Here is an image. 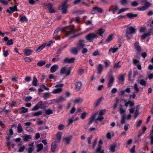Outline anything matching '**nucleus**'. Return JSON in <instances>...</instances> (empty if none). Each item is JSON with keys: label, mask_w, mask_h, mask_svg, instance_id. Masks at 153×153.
<instances>
[{"label": "nucleus", "mask_w": 153, "mask_h": 153, "mask_svg": "<svg viewBox=\"0 0 153 153\" xmlns=\"http://www.w3.org/2000/svg\"><path fill=\"white\" fill-rule=\"evenodd\" d=\"M135 33V28L130 27H127L126 30V36L128 40L130 39L132 37V34Z\"/></svg>", "instance_id": "1"}, {"label": "nucleus", "mask_w": 153, "mask_h": 153, "mask_svg": "<svg viewBox=\"0 0 153 153\" xmlns=\"http://www.w3.org/2000/svg\"><path fill=\"white\" fill-rule=\"evenodd\" d=\"M103 99V97H101L100 99H98L97 101L94 103V106L95 107H97L100 104Z\"/></svg>", "instance_id": "24"}, {"label": "nucleus", "mask_w": 153, "mask_h": 153, "mask_svg": "<svg viewBox=\"0 0 153 153\" xmlns=\"http://www.w3.org/2000/svg\"><path fill=\"white\" fill-rule=\"evenodd\" d=\"M65 128V126L64 125L62 124L59 125L58 127V129L59 130H63Z\"/></svg>", "instance_id": "54"}, {"label": "nucleus", "mask_w": 153, "mask_h": 153, "mask_svg": "<svg viewBox=\"0 0 153 153\" xmlns=\"http://www.w3.org/2000/svg\"><path fill=\"white\" fill-rule=\"evenodd\" d=\"M121 4L125 5L127 4L128 1L127 0H120Z\"/></svg>", "instance_id": "56"}, {"label": "nucleus", "mask_w": 153, "mask_h": 153, "mask_svg": "<svg viewBox=\"0 0 153 153\" xmlns=\"http://www.w3.org/2000/svg\"><path fill=\"white\" fill-rule=\"evenodd\" d=\"M113 39V35H110L105 40L106 43H108L111 41Z\"/></svg>", "instance_id": "44"}, {"label": "nucleus", "mask_w": 153, "mask_h": 153, "mask_svg": "<svg viewBox=\"0 0 153 153\" xmlns=\"http://www.w3.org/2000/svg\"><path fill=\"white\" fill-rule=\"evenodd\" d=\"M104 63L105 67L107 68L110 65V62L109 61L106 60L104 62Z\"/></svg>", "instance_id": "59"}, {"label": "nucleus", "mask_w": 153, "mask_h": 153, "mask_svg": "<svg viewBox=\"0 0 153 153\" xmlns=\"http://www.w3.org/2000/svg\"><path fill=\"white\" fill-rule=\"evenodd\" d=\"M82 86V83L81 82H76L75 83V89L77 91L80 90Z\"/></svg>", "instance_id": "17"}, {"label": "nucleus", "mask_w": 153, "mask_h": 153, "mask_svg": "<svg viewBox=\"0 0 153 153\" xmlns=\"http://www.w3.org/2000/svg\"><path fill=\"white\" fill-rule=\"evenodd\" d=\"M71 53L74 54H77L78 53L77 49L76 48H73L71 49Z\"/></svg>", "instance_id": "33"}, {"label": "nucleus", "mask_w": 153, "mask_h": 153, "mask_svg": "<svg viewBox=\"0 0 153 153\" xmlns=\"http://www.w3.org/2000/svg\"><path fill=\"white\" fill-rule=\"evenodd\" d=\"M74 121V118L73 117L70 118L68 120V126H69L70 124L72 123Z\"/></svg>", "instance_id": "62"}, {"label": "nucleus", "mask_w": 153, "mask_h": 153, "mask_svg": "<svg viewBox=\"0 0 153 153\" xmlns=\"http://www.w3.org/2000/svg\"><path fill=\"white\" fill-rule=\"evenodd\" d=\"M50 96V94L48 92L45 93L44 94L43 98L45 100L47 99Z\"/></svg>", "instance_id": "50"}, {"label": "nucleus", "mask_w": 153, "mask_h": 153, "mask_svg": "<svg viewBox=\"0 0 153 153\" xmlns=\"http://www.w3.org/2000/svg\"><path fill=\"white\" fill-rule=\"evenodd\" d=\"M17 11V7L16 5L14 6L13 7H10V13Z\"/></svg>", "instance_id": "36"}, {"label": "nucleus", "mask_w": 153, "mask_h": 153, "mask_svg": "<svg viewBox=\"0 0 153 153\" xmlns=\"http://www.w3.org/2000/svg\"><path fill=\"white\" fill-rule=\"evenodd\" d=\"M105 32V30L104 29L102 28H100L96 31V33L100 36L103 37V34Z\"/></svg>", "instance_id": "12"}, {"label": "nucleus", "mask_w": 153, "mask_h": 153, "mask_svg": "<svg viewBox=\"0 0 153 153\" xmlns=\"http://www.w3.org/2000/svg\"><path fill=\"white\" fill-rule=\"evenodd\" d=\"M43 148V145L42 144L40 143L38 144L37 146V150L36 152H38L41 151Z\"/></svg>", "instance_id": "31"}, {"label": "nucleus", "mask_w": 153, "mask_h": 153, "mask_svg": "<svg viewBox=\"0 0 153 153\" xmlns=\"http://www.w3.org/2000/svg\"><path fill=\"white\" fill-rule=\"evenodd\" d=\"M134 47L135 49L138 52H140L141 51V48L140 46L139 43L137 42H136L134 44Z\"/></svg>", "instance_id": "11"}, {"label": "nucleus", "mask_w": 153, "mask_h": 153, "mask_svg": "<svg viewBox=\"0 0 153 153\" xmlns=\"http://www.w3.org/2000/svg\"><path fill=\"white\" fill-rule=\"evenodd\" d=\"M127 16L130 18L136 17L137 16V14H133L131 13H128L126 15Z\"/></svg>", "instance_id": "46"}, {"label": "nucleus", "mask_w": 153, "mask_h": 153, "mask_svg": "<svg viewBox=\"0 0 153 153\" xmlns=\"http://www.w3.org/2000/svg\"><path fill=\"white\" fill-rule=\"evenodd\" d=\"M20 110L22 113H25L27 112L28 109L25 108L24 107H22L20 109Z\"/></svg>", "instance_id": "51"}, {"label": "nucleus", "mask_w": 153, "mask_h": 153, "mask_svg": "<svg viewBox=\"0 0 153 153\" xmlns=\"http://www.w3.org/2000/svg\"><path fill=\"white\" fill-rule=\"evenodd\" d=\"M83 101V100L81 98H78L74 100V102L76 104H79L81 103Z\"/></svg>", "instance_id": "32"}, {"label": "nucleus", "mask_w": 153, "mask_h": 153, "mask_svg": "<svg viewBox=\"0 0 153 153\" xmlns=\"http://www.w3.org/2000/svg\"><path fill=\"white\" fill-rule=\"evenodd\" d=\"M96 10L100 13H102V8L97 7H96Z\"/></svg>", "instance_id": "64"}, {"label": "nucleus", "mask_w": 153, "mask_h": 153, "mask_svg": "<svg viewBox=\"0 0 153 153\" xmlns=\"http://www.w3.org/2000/svg\"><path fill=\"white\" fill-rule=\"evenodd\" d=\"M25 149V146H21L20 147L18 152H22Z\"/></svg>", "instance_id": "57"}, {"label": "nucleus", "mask_w": 153, "mask_h": 153, "mask_svg": "<svg viewBox=\"0 0 153 153\" xmlns=\"http://www.w3.org/2000/svg\"><path fill=\"white\" fill-rule=\"evenodd\" d=\"M42 113L41 111H39L33 113V116H38L42 114Z\"/></svg>", "instance_id": "49"}, {"label": "nucleus", "mask_w": 153, "mask_h": 153, "mask_svg": "<svg viewBox=\"0 0 153 153\" xmlns=\"http://www.w3.org/2000/svg\"><path fill=\"white\" fill-rule=\"evenodd\" d=\"M75 60V58L74 57L71 58H65L64 61L65 63H73Z\"/></svg>", "instance_id": "8"}, {"label": "nucleus", "mask_w": 153, "mask_h": 153, "mask_svg": "<svg viewBox=\"0 0 153 153\" xmlns=\"http://www.w3.org/2000/svg\"><path fill=\"white\" fill-rule=\"evenodd\" d=\"M62 135V133L60 132H59L56 134V139L58 141H60Z\"/></svg>", "instance_id": "30"}, {"label": "nucleus", "mask_w": 153, "mask_h": 153, "mask_svg": "<svg viewBox=\"0 0 153 153\" xmlns=\"http://www.w3.org/2000/svg\"><path fill=\"white\" fill-rule=\"evenodd\" d=\"M120 61H119L115 63L113 66L114 69L116 70L117 69L120 68L121 67V65L120 64Z\"/></svg>", "instance_id": "20"}, {"label": "nucleus", "mask_w": 153, "mask_h": 153, "mask_svg": "<svg viewBox=\"0 0 153 153\" xmlns=\"http://www.w3.org/2000/svg\"><path fill=\"white\" fill-rule=\"evenodd\" d=\"M71 70V68L65 66L61 68L60 73L61 75L65 74L66 76H68L70 74Z\"/></svg>", "instance_id": "2"}, {"label": "nucleus", "mask_w": 153, "mask_h": 153, "mask_svg": "<svg viewBox=\"0 0 153 153\" xmlns=\"http://www.w3.org/2000/svg\"><path fill=\"white\" fill-rule=\"evenodd\" d=\"M23 131V129L22 127L21 124L20 123L18 124L17 127V132L20 133L22 132Z\"/></svg>", "instance_id": "34"}, {"label": "nucleus", "mask_w": 153, "mask_h": 153, "mask_svg": "<svg viewBox=\"0 0 153 153\" xmlns=\"http://www.w3.org/2000/svg\"><path fill=\"white\" fill-rule=\"evenodd\" d=\"M86 114L87 113L86 112H84L83 113L81 116V119L83 120L85 119Z\"/></svg>", "instance_id": "61"}, {"label": "nucleus", "mask_w": 153, "mask_h": 153, "mask_svg": "<svg viewBox=\"0 0 153 153\" xmlns=\"http://www.w3.org/2000/svg\"><path fill=\"white\" fill-rule=\"evenodd\" d=\"M57 32L58 30H56L54 33L53 36L56 40H60V38L59 36H57Z\"/></svg>", "instance_id": "38"}, {"label": "nucleus", "mask_w": 153, "mask_h": 153, "mask_svg": "<svg viewBox=\"0 0 153 153\" xmlns=\"http://www.w3.org/2000/svg\"><path fill=\"white\" fill-rule=\"evenodd\" d=\"M139 83L141 85L144 86H145L146 85V81L143 79H141Z\"/></svg>", "instance_id": "42"}, {"label": "nucleus", "mask_w": 153, "mask_h": 153, "mask_svg": "<svg viewBox=\"0 0 153 153\" xmlns=\"http://www.w3.org/2000/svg\"><path fill=\"white\" fill-rule=\"evenodd\" d=\"M104 118L103 116L100 114H99V115L97 118L95 120V121H101L103 120Z\"/></svg>", "instance_id": "48"}, {"label": "nucleus", "mask_w": 153, "mask_h": 153, "mask_svg": "<svg viewBox=\"0 0 153 153\" xmlns=\"http://www.w3.org/2000/svg\"><path fill=\"white\" fill-rule=\"evenodd\" d=\"M57 148L56 143V142H53L51 145V149L52 152H54Z\"/></svg>", "instance_id": "19"}, {"label": "nucleus", "mask_w": 153, "mask_h": 153, "mask_svg": "<svg viewBox=\"0 0 153 153\" xmlns=\"http://www.w3.org/2000/svg\"><path fill=\"white\" fill-rule=\"evenodd\" d=\"M32 85L35 86H37V79L35 76L33 77L32 81Z\"/></svg>", "instance_id": "35"}, {"label": "nucleus", "mask_w": 153, "mask_h": 153, "mask_svg": "<svg viewBox=\"0 0 153 153\" xmlns=\"http://www.w3.org/2000/svg\"><path fill=\"white\" fill-rule=\"evenodd\" d=\"M126 119V115L125 114L123 115L122 116V118L121 121V123L123 124L125 122V119Z\"/></svg>", "instance_id": "53"}, {"label": "nucleus", "mask_w": 153, "mask_h": 153, "mask_svg": "<svg viewBox=\"0 0 153 153\" xmlns=\"http://www.w3.org/2000/svg\"><path fill=\"white\" fill-rule=\"evenodd\" d=\"M10 136H8L6 137V145L7 146H10Z\"/></svg>", "instance_id": "58"}, {"label": "nucleus", "mask_w": 153, "mask_h": 153, "mask_svg": "<svg viewBox=\"0 0 153 153\" xmlns=\"http://www.w3.org/2000/svg\"><path fill=\"white\" fill-rule=\"evenodd\" d=\"M134 89V93H138L140 91V89L138 86L137 84L135 83L133 86Z\"/></svg>", "instance_id": "26"}, {"label": "nucleus", "mask_w": 153, "mask_h": 153, "mask_svg": "<svg viewBox=\"0 0 153 153\" xmlns=\"http://www.w3.org/2000/svg\"><path fill=\"white\" fill-rule=\"evenodd\" d=\"M97 73L98 74H100L102 73L103 70V66L101 64H99L97 67Z\"/></svg>", "instance_id": "9"}, {"label": "nucleus", "mask_w": 153, "mask_h": 153, "mask_svg": "<svg viewBox=\"0 0 153 153\" xmlns=\"http://www.w3.org/2000/svg\"><path fill=\"white\" fill-rule=\"evenodd\" d=\"M66 100V97L61 96L59 98L57 99L56 101L57 102H61Z\"/></svg>", "instance_id": "39"}, {"label": "nucleus", "mask_w": 153, "mask_h": 153, "mask_svg": "<svg viewBox=\"0 0 153 153\" xmlns=\"http://www.w3.org/2000/svg\"><path fill=\"white\" fill-rule=\"evenodd\" d=\"M98 37V36L97 34L93 33H90L85 36V38L89 42H91L94 39Z\"/></svg>", "instance_id": "5"}, {"label": "nucleus", "mask_w": 153, "mask_h": 153, "mask_svg": "<svg viewBox=\"0 0 153 153\" xmlns=\"http://www.w3.org/2000/svg\"><path fill=\"white\" fill-rule=\"evenodd\" d=\"M96 114L92 116L90 119L89 122L88 123V125L89 126L95 120Z\"/></svg>", "instance_id": "27"}, {"label": "nucleus", "mask_w": 153, "mask_h": 153, "mask_svg": "<svg viewBox=\"0 0 153 153\" xmlns=\"http://www.w3.org/2000/svg\"><path fill=\"white\" fill-rule=\"evenodd\" d=\"M63 85V84L56 85L55 87L58 88L54 89L52 91V93L53 94H58L61 93L62 91V88Z\"/></svg>", "instance_id": "3"}, {"label": "nucleus", "mask_w": 153, "mask_h": 153, "mask_svg": "<svg viewBox=\"0 0 153 153\" xmlns=\"http://www.w3.org/2000/svg\"><path fill=\"white\" fill-rule=\"evenodd\" d=\"M138 73L137 71H134V76L133 78H132L131 77V76L132 75V72L131 71H130L129 73V75H128V79L131 82H133L134 80V78H135V77L136 75H137V74Z\"/></svg>", "instance_id": "10"}, {"label": "nucleus", "mask_w": 153, "mask_h": 153, "mask_svg": "<svg viewBox=\"0 0 153 153\" xmlns=\"http://www.w3.org/2000/svg\"><path fill=\"white\" fill-rule=\"evenodd\" d=\"M31 138V136L30 135H26L23 136V140L25 141H28Z\"/></svg>", "instance_id": "37"}, {"label": "nucleus", "mask_w": 153, "mask_h": 153, "mask_svg": "<svg viewBox=\"0 0 153 153\" xmlns=\"http://www.w3.org/2000/svg\"><path fill=\"white\" fill-rule=\"evenodd\" d=\"M145 6H143L141 8H139L138 9L139 10H144L147 9L151 5V3L149 2L146 1L144 2Z\"/></svg>", "instance_id": "7"}, {"label": "nucleus", "mask_w": 153, "mask_h": 153, "mask_svg": "<svg viewBox=\"0 0 153 153\" xmlns=\"http://www.w3.org/2000/svg\"><path fill=\"white\" fill-rule=\"evenodd\" d=\"M151 32L150 30H149L146 33H144L142 36L141 39H145L146 37L150 36L151 35Z\"/></svg>", "instance_id": "18"}, {"label": "nucleus", "mask_w": 153, "mask_h": 153, "mask_svg": "<svg viewBox=\"0 0 153 153\" xmlns=\"http://www.w3.org/2000/svg\"><path fill=\"white\" fill-rule=\"evenodd\" d=\"M118 50V48L117 47L116 48H111L109 50L108 53H114L116 52Z\"/></svg>", "instance_id": "23"}, {"label": "nucleus", "mask_w": 153, "mask_h": 153, "mask_svg": "<svg viewBox=\"0 0 153 153\" xmlns=\"http://www.w3.org/2000/svg\"><path fill=\"white\" fill-rule=\"evenodd\" d=\"M128 8H123L120 10L117 13V14H119L123 12L126 11L128 10Z\"/></svg>", "instance_id": "40"}, {"label": "nucleus", "mask_w": 153, "mask_h": 153, "mask_svg": "<svg viewBox=\"0 0 153 153\" xmlns=\"http://www.w3.org/2000/svg\"><path fill=\"white\" fill-rule=\"evenodd\" d=\"M128 105H129L130 107H132L134 105V103L133 102L131 101H128L125 104V105L126 107H127Z\"/></svg>", "instance_id": "28"}, {"label": "nucleus", "mask_w": 153, "mask_h": 153, "mask_svg": "<svg viewBox=\"0 0 153 153\" xmlns=\"http://www.w3.org/2000/svg\"><path fill=\"white\" fill-rule=\"evenodd\" d=\"M68 7V6L62 7L61 6H60L59 7V9L62 10V13L63 14H65L67 13V8Z\"/></svg>", "instance_id": "16"}, {"label": "nucleus", "mask_w": 153, "mask_h": 153, "mask_svg": "<svg viewBox=\"0 0 153 153\" xmlns=\"http://www.w3.org/2000/svg\"><path fill=\"white\" fill-rule=\"evenodd\" d=\"M25 54L26 56H29L32 53L33 51L29 49H25L24 50Z\"/></svg>", "instance_id": "25"}, {"label": "nucleus", "mask_w": 153, "mask_h": 153, "mask_svg": "<svg viewBox=\"0 0 153 153\" xmlns=\"http://www.w3.org/2000/svg\"><path fill=\"white\" fill-rule=\"evenodd\" d=\"M46 43L43 44L42 45L38 47V48L36 50V52H38L40 51L45 48V47L46 46Z\"/></svg>", "instance_id": "29"}, {"label": "nucleus", "mask_w": 153, "mask_h": 153, "mask_svg": "<svg viewBox=\"0 0 153 153\" xmlns=\"http://www.w3.org/2000/svg\"><path fill=\"white\" fill-rule=\"evenodd\" d=\"M74 28V25H72L68 27L64 28L63 29V30L65 31L66 35L67 36H68L73 32Z\"/></svg>", "instance_id": "4"}, {"label": "nucleus", "mask_w": 153, "mask_h": 153, "mask_svg": "<svg viewBox=\"0 0 153 153\" xmlns=\"http://www.w3.org/2000/svg\"><path fill=\"white\" fill-rule=\"evenodd\" d=\"M72 138V136H70V137H67L64 138L63 139V140L64 141L65 143L67 144H68L70 143Z\"/></svg>", "instance_id": "21"}, {"label": "nucleus", "mask_w": 153, "mask_h": 153, "mask_svg": "<svg viewBox=\"0 0 153 153\" xmlns=\"http://www.w3.org/2000/svg\"><path fill=\"white\" fill-rule=\"evenodd\" d=\"M45 64V62L43 60H41L38 62L37 65L39 66H42Z\"/></svg>", "instance_id": "47"}, {"label": "nucleus", "mask_w": 153, "mask_h": 153, "mask_svg": "<svg viewBox=\"0 0 153 153\" xmlns=\"http://www.w3.org/2000/svg\"><path fill=\"white\" fill-rule=\"evenodd\" d=\"M45 111L46 114L48 115L52 114L53 113V111L50 109L46 110Z\"/></svg>", "instance_id": "45"}, {"label": "nucleus", "mask_w": 153, "mask_h": 153, "mask_svg": "<svg viewBox=\"0 0 153 153\" xmlns=\"http://www.w3.org/2000/svg\"><path fill=\"white\" fill-rule=\"evenodd\" d=\"M105 112L106 110L105 109L102 110L100 111L99 114L103 116L104 115Z\"/></svg>", "instance_id": "60"}, {"label": "nucleus", "mask_w": 153, "mask_h": 153, "mask_svg": "<svg viewBox=\"0 0 153 153\" xmlns=\"http://www.w3.org/2000/svg\"><path fill=\"white\" fill-rule=\"evenodd\" d=\"M39 108L38 106V105L36 104L35 106L32 108V111H35L37 110H38Z\"/></svg>", "instance_id": "63"}, {"label": "nucleus", "mask_w": 153, "mask_h": 153, "mask_svg": "<svg viewBox=\"0 0 153 153\" xmlns=\"http://www.w3.org/2000/svg\"><path fill=\"white\" fill-rule=\"evenodd\" d=\"M85 45L84 40L82 39H80L77 45V48L79 50L81 48H83Z\"/></svg>", "instance_id": "6"}, {"label": "nucleus", "mask_w": 153, "mask_h": 153, "mask_svg": "<svg viewBox=\"0 0 153 153\" xmlns=\"http://www.w3.org/2000/svg\"><path fill=\"white\" fill-rule=\"evenodd\" d=\"M114 134L113 133L111 134L110 132H108L106 134V137L108 139H110L111 138V137L114 136Z\"/></svg>", "instance_id": "41"}, {"label": "nucleus", "mask_w": 153, "mask_h": 153, "mask_svg": "<svg viewBox=\"0 0 153 153\" xmlns=\"http://www.w3.org/2000/svg\"><path fill=\"white\" fill-rule=\"evenodd\" d=\"M82 0H75L74 2L75 5H76L79 4H82Z\"/></svg>", "instance_id": "52"}, {"label": "nucleus", "mask_w": 153, "mask_h": 153, "mask_svg": "<svg viewBox=\"0 0 153 153\" xmlns=\"http://www.w3.org/2000/svg\"><path fill=\"white\" fill-rule=\"evenodd\" d=\"M123 106L122 105L120 104V105L119 108L120 114L122 116L124 114L126 111V110L123 109Z\"/></svg>", "instance_id": "22"}, {"label": "nucleus", "mask_w": 153, "mask_h": 153, "mask_svg": "<svg viewBox=\"0 0 153 153\" xmlns=\"http://www.w3.org/2000/svg\"><path fill=\"white\" fill-rule=\"evenodd\" d=\"M25 61L27 62H31L32 60V58H30L29 57H26L24 59Z\"/></svg>", "instance_id": "55"}, {"label": "nucleus", "mask_w": 153, "mask_h": 153, "mask_svg": "<svg viewBox=\"0 0 153 153\" xmlns=\"http://www.w3.org/2000/svg\"><path fill=\"white\" fill-rule=\"evenodd\" d=\"M114 79L113 76H111L110 77L108 84V87L110 88L112 86Z\"/></svg>", "instance_id": "13"}, {"label": "nucleus", "mask_w": 153, "mask_h": 153, "mask_svg": "<svg viewBox=\"0 0 153 153\" xmlns=\"http://www.w3.org/2000/svg\"><path fill=\"white\" fill-rule=\"evenodd\" d=\"M20 21L22 22H28V19L25 16L20 15L19 16Z\"/></svg>", "instance_id": "14"}, {"label": "nucleus", "mask_w": 153, "mask_h": 153, "mask_svg": "<svg viewBox=\"0 0 153 153\" xmlns=\"http://www.w3.org/2000/svg\"><path fill=\"white\" fill-rule=\"evenodd\" d=\"M59 68V66L57 65H54L52 66L50 69V72L51 73L55 72Z\"/></svg>", "instance_id": "15"}, {"label": "nucleus", "mask_w": 153, "mask_h": 153, "mask_svg": "<svg viewBox=\"0 0 153 153\" xmlns=\"http://www.w3.org/2000/svg\"><path fill=\"white\" fill-rule=\"evenodd\" d=\"M36 105H38L39 108L43 109L44 107L43 106L44 105L43 102L42 101H40L38 102Z\"/></svg>", "instance_id": "43"}]
</instances>
